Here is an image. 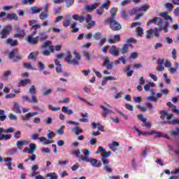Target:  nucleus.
<instances>
[{
    "label": "nucleus",
    "mask_w": 179,
    "mask_h": 179,
    "mask_svg": "<svg viewBox=\"0 0 179 179\" xmlns=\"http://www.w3.org/2000/svg\"><path fill=\"white\" fill-rule=\"evenodd\" d=\"M83 155H81L78 158L79 162H86V163H90L93 167H101V161H99L94 158H89L90 156V151L87 149L83 150Z\"/></svg>",
    "instance_id": "f257e3e1"
},
{
    "label": "nucleus",
    "mask_w": 179,
    "mask_h": 179,
    "mask_svg": "<svg viewBox=\"0 0 179 179\" xmlns=\"http://www.w3.org/2000/svg\"><path fill=\"white\" fill-rule=\"evenodd\" d=\"M157 25L159 28H155L152 33L154 36L159 38L160 37V31H164V33H169V27H170V22L164 21L163 19H161L160 21H158Z\"/></svg>",
    "instance_id": "f03ea898"
},
{
    "label": "nucleus",
    "mask_w": 179,
    "mask_h": 179,
    "mask_svg": "<svg viewBox=\"0 0 179 179\" xmlns=\"http://www.w3.org/2000/svg\"><path fill=\"white\" fill-rule=\"evenodd\" d=\"M73 54L75 55V59H73L70 52H67V55L66 56L65 59L69 65L78 66L79 65V62H80V55L76 52V51H74Z\"/></svg>",
    "instance_id": "7ed1b4c3"
},
{
    "label": "nucleus",
    "mask_w": 179,
    "mask_h": 179,
    "mask_svg": "<svg viewBox=\"0 0 179 179\" xmlns=\"http://www.w3.org/2000/svg\"><path fill=\"white\" fill-rule=\"evenodd\" d=\"M41 48H43L42 54L45 57H48L51 52H54V46L51 41H45L43 44L41 45Z\"/></svg>",
    "instance_id": "20e7f679"
},
{
    "label": "nucleus",
    "mask_w": 179,
    "mask_h": 179,
    "mask_svg": "<svg viewBox=\"0 0 179 179\" xmlns=\"http://www.w3.org/2000/svg\"><path fill=\"white\" fill-rule=\"evenodd\" d=\"M159 113L161 114L160 118L162 120H164V118L166 117V120H169V121L166 122V124H171L172 125H176V124H179V120H178V119H175L172 121L169 120H171V118H173L174 115L169 114L166 110H160Z\"/></svg>",
    "instance_id": "39448f33"
},
{
    "label": "nucleus",
    "mask_w": 179,
    "mask_h": 179,
    "mask_svg": "<svg viewBox=\"0 0 179 179\" xmlns=\"http://www.w3.org/2000/svg\"><path fill=\"white\" fill-rule=\"evenodd\" d=\"M101 161L104 165L103 170H106L107 173H113V169L108 166L110 161L107 159V157H110V155H108V152L105 150L104 152L101 154Z\"/></svg>",
    "instance_id": "423d86ee"
},
{
    "label": "nucleus",
    "mask_w": 179,
    "mask_h": 179,
    "mask_svg": "<svg viewBox=\"0 0 179 179\" xmlns=\"http://www.w3.org/2000/svg\"><path fill=\"white\" fill-rule=\"evenodd\" d=\"M110 23V28L113 31H118L122 29L121 24L118 23L113 18H108L105 20V24H108Z\"/></svg>",
    "instance_id": "0eeeda50"
},
{
    "label": "nucleus",
    "mask_w": 179,
    "mask_h": 179,
    "mask_svg": "<svg viewBox=\"0 0 179 179\" xmlns=\"http://www.w3.org/2000/svg\"><path fill=\"white\" fill-rule=\"evenodd\" d=\"M66 124L69 125H75V127L71 129V131L74 133L75 135L83 134V129H82V128L78 126L80 124L79 122L69 120L66 122Z\"/></svg>",
    "instance_id": "6e6552de"
},
{
    "label": "nucleus",
    "mask_w": 179,
    "mask_h": 179,
    "mask_svg": "<svg viewBox=\"0 0 179 179\" xmlns=\"http://www.w3.org/2000/svg\"><path fill=\"white\" fill-rule=\"evenodd\" d=\"M8 57L10 59L14 60L15 62H17V61L22 59V57L19 54V49L17 48L13 49L8 55Z\"/></svg>",
    "instance_id": "1a4fd4ad"
},
{
    "label": "nucleus",
    "mask_w": 179,
    "mask_h": 179,
    "mask_svg": "<svg viewBox=\"0 0 179 179\" xmlns=\"http://www.w3.org/2000/svg\"><path fill=\"white\" fill-rule=\"evenodd\" d=\"M36 34H37V31L34 30L33 32L27 36V41L29 44H32L33 45L38 44V38H40V37L36 36L35 38H32L34 36H36Z\"/></svg>",
    "instance_id": "9d476101"
},
{
    "label": "nucleus",
    "mask_w": 179,
    "mask_h": 179,
    "mask_svg": "<svg viewBox=\"0 0 179 179\" xmlns=\"http://www.w3.org/2000/svg\"><path fill=\"white\" fill-rule=\"evenodd\" d=\"M31 138L33 141H36V139H39L41 142H43V145H50V143H54V140H47L45 137H39L38 134H34L31 136Z\"/></svg>",
    "instance_id": "9b49d317"
},
{
    "label": "nucleus",
    "mask_w": 179,
    "mask_h": 179,
    "mask_svg": "<svg viewBox=\"0 0 179 179\" xmlns=\"http://www.w3.org/2000/svg\"><path fill=\"white\" fill-rule=\"evenodd\" d=\"M12 31V25H7L0 33V38H6L9 34H10V31Z\"/></svg>",
    "instance_id": "f8f14e48"
},
{
    "label": "nucleus",
    "mask_w": 179,
    "mask_h": 179,
    "mask_svg": "<svg viewBox=\"0 0 179 179\" xmlns=\"http://www.w3.org/2000/svg\"><path fill=\"white\" fill-rule=\"evenodd\" d=\"M109 53L110 55H113V57H118V55H120V48L113 45L109 48Z\"/></svg>",
    "instance_id": "ddd939ff"
},
{
    "label": "nucleus",
    "mask_w": 179,
    "mask_h": 179,
    "mask_svg": "<svg viewBox=\"0 0 179 179\" xmlns=\"http://www.w3.org/2000/svg\"><path fill=\"white\" fill-rule=\"evenodd\" d=\"M37 149V146L34 143H30L29 144V148H26L24 150V153H29V155H33L34 152H36V150Z\"/></svg>",
    "instance_id": "4468645a"
},
{
    "label": "nucleus",
    "mask_w": 179,
    "mask_h": 179,
    "mask_svg": "<svg viewBox=\"0 0 179 179\" xmlns=\"http://www.w3.org/2000/svg\"><path fill=\"white\" fill-rule=\"evenodd\" d=\"M29 93L31 94L33 103H38L37 98H36V96H34L36 94V87H34V85H31L29 87Z\"/></svg>",
    "instance_id": "2eb2a0df"
},
{
    "label": "nucleus",
    "mask_w": 179,
    "mask_h": 179,
    "mask_svg": "<svg viewBox=\"0 0 179 179\" xmlns=\"http://www.w3.org/2000/svg\"><path fill=\"white\" fill-rule=\"evenodd\" d=\"M159 66L157 67V71L159 72H163L164 71V64H166V60L164 59H158L157 61Z\"/></svg>",
    "instance_id": "dca6fc26"
},
{
    "label": "nucleus",
    "mask_w": 179,
    "mask_h": 179,
    "mask_svg": "<svg viewBox=\"0 0 179 179\" xmlns=\"http://www.w3.org/2000/svg\"><path fill=\"white\" fill-rule=\"evenodd\" d=\"M102 66H107L106 69L111 70L114 68V62L110 63V59H108V57H105Z\"/></svg>",
    "instance_id": "f3484780"
},
{
    "label": "nucleus",
    "mask_w": 179,
    "mask_h": 179,
    "mask_svg": "<svg viewBox=\"0 0 179 179\" xmlns=\"http://www.w3.org/2000/svg\"><path fill=\"white\" fill-rule=\"evenodd\" d=\"M17 33L14 34V37L15 38H23L24 36H26V32L24 31V29H21L20 28L17 27L16 28Z\"/></svg>",
    "instance_id": "a211bd4d"
},
{
    "label": "nucleus",
    "mask_w": 179,
    "mask_h": 179,
    "mask_svg": "<svg viewBox=\"0 0 179 179\" xmlns=\"http://www.w3.org/2000/svg\"><path fill=\"white\" fill-rule=\"evenodd\" d=\"M92 20H93V17L90 14H88L87 18V23H88L89 24V26L87 27V29L88 30H90L92 27H93L94 26H96V21H93L92 22L90 23V22H92Z\"/></svg>",
    "instance_id": "6ab92c4d"
},
{
    "label": "nucleus",
    "mask_w": 179,
    "mask_h": 179,
    "mask_svg": "<svg viewBox=\"0 0 179 179\" xmlns=\"http://www.w3.org/2000/svg\"><path fill=\"white\" fill-rule=\"evenodd\" d=\"M120 41H121V36L118 34L115 35L113 38L108 39L109 44H115V43H120Z\"/></svg>",
    "instance_id": "aec40b11"
},
{
    "label": "nucleus",
    "mask_w": 179,
    "mask_h": 179,
    "mask_svg": "<svg viewBox=\"0 0 179 179\" xmlns=\"http://www.w3.org/2000/svg\"><path fill=\"white\" fill-rule=\"evenodd\" d=\"M100 108H101L103 111V113H102V117H103V118H106V117H107L108 114H113V113H114V111L110 110L108 108H106V106L103 105L100 106Z\"/></svg>",
    "instance_id": "412c9836"
},
{
    "label": "nucleus",
    "mask_w": 179,
    "mask_h": 179,
    "mask_svg": "<svg viewBox=\"0 0 179 179\" xmlns=\"http://www.w3.org/2000/svg\"><path fill=\"white\" fill-rule=\"evenodd\" d=\"M153 134H155L154 139H157V138H164L165 139H169V136L166 134H163L160 131H156L154 130Z\"/></svg>",
    "instance_id": "4be33fe9"
},
{
    "label": "nucleus",
    "mask_w": 179,
    "mask_h": 179,
    "mask_svg": "<svg viewBox=\"0 0 179 179\" xmlns=\"http://www.w3.org/2000/svg\"><path fill=\"white\" fill-rule=\"evenodd\" d=\"M159 16H162V20L164 22H168L167 20H171L173 22V17L169 15V13L167 12L160 13Z\"/></svg>",
    "instance_id": "5701e85b"
},
{
    "label": "nucleus",
    "mask_w": 179,
    "mask_h": 179,
    "mask_svg": "<svg viewBox=\"0 0 179 179\" xmlns=\"http://www.w3.org/2000/svg\"><path fill=\"white\" fill-rule=\"evenodd\" d=\"M25 145H29V141L26 140H21L17 141V148H18L19 150H22L23 149V146Z\"/></svg>",
    "instance_id": "b1692460"
},
{
    "label": "nucleus",
    "mask_w": 179,
    "mask_h": 179,
    "mask_svg": "<svg viewBox=\"0 0 179 179\" xmlns=\"http://www.w3.org/2000/svg\"><path fill=\"white\" fill-rule=\"evenodd\" d=\"M6 19L7 20H19V17L15 13H8Z\"/></svg>",
    "instance_id": "393cba45"
},
{
    "label": "nucleus",
    "mask_w": 179,
    "mask_h": 179,
    "mask_svg": "<svg viewBox=\"0 0 179 179\" xmlns=\"http://www.w3.org/2000/svg\"><path fill=\"white\" fill-rule=\"evenodd\" d=\"M97 6H99V3H94L91 6H89V5L85 6V9L86 10H88L89 12H92V10H94V9H96Z\"/></svg>",
    "instance_id": "a878e982"
},
{
    "label": "nucleus",
    "mask_w": 179,
    "mask_h": 179,
    "mask_svg": "<svg viewBox=\"0 0 179 179\" xmlns=\"http://www.w3.org/2000/svg\"><path fill=\"white\" fill-rule=\"evenodd\" d=\"M73 19L74 20H79L80 23H83V22H85L86 20V17H83V16H80L78 14H75L73 15Z\"/></svg>",
    "instance_id": "bb28decb"
},
{
    "label": "nucleus",
    "mask_w": 179,
    "mask_h": 179,
    "mask_svg": "<svg viewBox=\"0 0 179 179\" xmlns=\"http://www.w3.org/2000/svg\"><path fill=\"white\" fill-rule=\"evenodd\" d=\"M161 19H163V18H160L159 17H155L154 19L148 21V26H150V24H158L159 22H160Z\"/></svg>",
    "instance_id": "cd10ccee"
},
{
    "label": "nucleus",
    "mask_w": 179,
    "mask_h": 179,
    "mask_svg": "<svg viewBox=\"0 0 179 179\" xmlns=\"http://www.w3.org/2000/svg\"><path fill=\"white\" fill-rule=\"evenodd\" d=\"M31 80H29V78H25L24 80H21L19 82V86H22V87L24 86H27V85L31 83Z\"/></svg>",
    "instance_id": "c85d7f7f"
},
{
    "label": "nucleus",
    "mask_w": 179,
    "mask_h": 179,
    "mask_svg": "<svg viewBox=\"0 0 179 179\" xmlns=\"http://www.w3.org/2000/svg\"><path fill=\"white\" fill-rule=\"evenodd\" d=\"M13 111H14V113H16L17 114H22V109L20 108V106H19V103H15L14 104Z\"/></svg>",
    "instance_id": "c756f323"
},
{
    "label": "nucleus",
    "mask_w": 179,
    "mask_h": 179,
    "mask_svg": "<svg viewBox=\"0 0 179 179\" xmlns=\"http://www.w3.org/2000/svg\"><path fill=\"white\" fill-rule=\"evenodd\" d=\"M6 43L9 44L11 47H15V45H17V39L13 41L11 38H7Z\"/></svg>",
    "instance_id": "7c9ffc66"
},
{
    "label": "nucleus",
    "mask_w": 179,
    "mask_h": 179,
    "mask_svg": "<svg viewBox=\"0 0 179 179\" xmlns=\"http://www.w3.org/2000/svg\"><path fill=\"white\" fill-rule=\"evenodd\" d=\"M31 15H34L36 13H40L41 10H43V8H37L36 6H32L30 8Z\"/></svg>",
    "instance_id": "2f4dec72"
},
{
    "label": "nucleus",
    "mask_w": 179,
    "mask_h": 179,
    "mask_svg": "<svg viewBox=\"0 0 179 179\" xmlns=\"http://www.w3.org/2000/svg\"><path fill=\"white\" fill-rule=\"evenodd\" d=\"M156 84L155 83H148V84L144 85V90L145 92H149L151 87H155Z\"/></svg>",
    "instance_id": "473e14b6"
},
{
    "label": "nucleus",
    "mask_w": 179,
    "mask_h": 179,
    "mask_svg": "<svg viewBox=\"0 0 179 179\" xmlns=\"http://www.w3.org/2000/svg\"><path fill=\"white\" fill-rule=\"evenodd\" d=\"M132 45L131 44H124L122 47V54L124 55L128 52V50L129 49V47H131Z\"/></svg>",
    "instance_id": "72a5a7b5"
},
{
    "label": "nucleus",
    "mask_w": 179,
    "mask_h": 179,
    "mask_svg": "<svg viewBox=\"0 0 179 179\" xmlns=\"http://www.w3.org/2000/svg\"><path fill=\"white\" fill-rule=\"evenodd\" d=\"M38 114V112H33V113H27L24 117L23 120L24 121H27L28 119H29L31 117H34L35 115H37Z\"/></svg>",
    "instance_id": "f704fd0d"
},
{
    "label": "nucleus",
    "mask_w": 179,
    "mask_h": 179,
    "mask_svg": "<svg viewBox=\"0 0 179 179\" xmlns=\"http://www.w3.org/2000/svg\"><path fill=\"white\" fill-rule=\"evenodd\" d=\"M124 72H127V76L128 78H131V76L132 75H134V70H131V65H129V66L126 68Z\"/></svg>",
    "instance_id": "c9c22d12"
},
{
    "label": "nucleus",
    "mask_w": 179,
    "mask_h": 179,
    "mask_svg": "<svg viewBox=\"0 0 179 179\" xmlns=\"http://www.w3.org/2000/svg\"><path fill=\"white\" fill-rule=\"evenodd\" d=\"M76 26H78V22H73L71 27V33H78L79 31V28L76 27Z\"/></svg>",
    "instance_id": "e433bc0d"
},
{
    "label": "nucleus",
    "mask_w": 179,
    "mask_h": 179,
    "mask_svg": "<svg viewBox=\"0 0 179 179\" xmlns=\"http://www.w3.org/2000/svg\"><path fill=\"white\" fill-rule=\"evenodd\" d=\"M62 112L65 113V114H68L69 115H72V114H73L72 109H69L67 106H63Z\"/></svg>",
    "instance_id": "4c0bfd02"
},
{
    "label": "nucleus",
    "mask_w": 179,
    "mask_h": 179,
    "mask_svg": "<svg viewBox=\"0 0 179 179\" xmlns=\"http://www.w3.org/2000/svg\"><path fill=\"white\" fill-rule=\"evenodd\" d=\"M81 116L83 117V118L80 119L79 121L80 122H89V120H87V117H89V113H82Z\"/></svg>",
    "instance_id": "58836bf2"
},
{
    "label": "nucleus",
    "mask_w": 179,
    "mask_h": 179,
    "mask_svg": "<svg viewBox=\"0 0 179 179\" xmlns=\"http://www.w3.org/2000/svg\"><path fill=\"white\" fill-rule=\"evenodd\" d=\"M46 177L49 178L48 179H58V175L55 172L48 173Z\"/></svg>",
    "instance_id": "ea45409f"
},
{
    "label": "nucleus",
    "mask_w": 179,
    "mask_h": 179,
    "mask_svg": "<svg viewBox=\"0 0 179 179\" xmlns=\"http://www.w3.org/2000/svg\"><path fill=\"white\" fill-rule=\"evenodd\" d=\"M117 8H112L110 10V15H111V17H110L109 19H113V20H115V16L117 15Z\"/></svg>",
    "instance_id": "a19ab883"
},
{
    "label": "nucleus",
    "mask_w": 179,
    "mask_h": 179,
    "mask_svg": "<svg viewBox=\"0 0 179 179\" xmlns=\"http://www.w3.org/2000/svg\"><path fill=\"white\" fill-rule=\"evenodd\" d=\"M39 34V41H44V40H47L48 38V36H47V34L45 32H41Z\"/></svg>",
    "instance_id": "79ce46f5"
},
{
    "label": "nucleus",
    "mask_w": 179,
    "mask_h": 179,
    "mask_svg": "<svg viewBox=\"0 0 179 179\" xmlns=\"http://www.w3.org/2000/svg\"><path fill=\"white\" fill-rule=\"evenodd\" d=\"M138 12H146L149 9V6L148 4H144L141 7L138 8Z\"/></svg>",
    "instance_id": "37998d69"
},
{
    "label": "nucleus",
    "mask_w": 179,
    "mask_h": 179,
    "mask_svg": "<svg viewBox=\"0 0 179 179\" xmlns=\"http://www.w3.org/2000/svg\"><path fill=\"white\" fill-rule=\"evenodd\" d=\"M103 36V34H101V32H96L93 34V38L94 40H101V36Z\"/></svg>",
    "instance_id": "c03bdc74"
},
{
    "label": "nucleus",
    "mask_w": 179,
    "mask_h": 179,
    "mask_svg": "<svg viewBox=\"0 0 179 179\" xmlns=\"http://www.w3.org/2000/svg\"><path fill=\"white\" fill-rule=\"evenodd\" d=\"M138 12H139L138 8H134L131 10H129L128 13L130 16H134V15H136V13H138Z\"/></svg>",
    "instance_id": "a18cd8bd"
},
{
    "label": "nucleus",
    "mask_w": 179,
    "mask_h": 179,
    "mask_svg": "<svg viewBox=\"0 0 179 179\" xmlns=\"http://www.w3.org/2000/svg\"><path fill=\"white\" fill-rule=\"evenodd\" d=\"M39 18L41 19V20H45V19L48 18V13L41 12L39 15Z\"/></svg>",
    "instance_id": "49530a36"
},
{
    "label": "nucleus",
    "mask_w": 179,
    "mask_h": 179,
    "mask_svg": "<svg viewBox=\"0 0 179 179\" xmlns=\"http://www.w3.org/2000/svg\"><path fill=\"white\" fill-rule=\"evenodd\" d=\"M136 33L138 37H142L143 36V28L138 27L136 29Z\"/></svg>",
    "instance_id": "de8ad7c7"
},
{
    "label": "nucleus",
    "mask_w": 179,
    "mask_h": 179,
    "mask_svg": "<svg viewBox=\"0 0 179 179\" xmlns=\"http://www.w3.org/2000/svg\"><path fill=\"white\" fill-rule=\"evenodd\" d=\"M12 138V134H1V141L4 139L5 141H9Z\"/></svg>",
    "instance_id": "09e8293b"
},
{
    "label": "nucleus",
    "mask_w": 179,
    "mask_h": 179,
    "mask_svg": "<svg viewBox=\"0 0 179 179\" xmlns=\"http://www.w3.org/2000/svg\"><path fill=\"white\" fill-rule=\"evenodd\" d=\"M74 0H64L66 3V8H71L72 5H73Z\"/></svg>",
    "instance_id": "8fccbe9b"
},
{
    "label": "nucleus",
    "mask_w": 179,
    "mask_h": 179,
    "mask_svg": "<svg viewBox=\"0 0 179 179\" xmlns=\"http://www.w3.org/2000/svg\"><path fill=\"white\" fill-rule=\"evenodd\" d=\"M155 132V130H152L150 131H144L141 133V135L143 136H150V135H153V133Z\"/></svg>",
    "instance_id": "3c124183"
},
{
    "label": "nucleus",
    "mask_w": 179,
    "mask_h": 179,
    "mask_svg": "<svg viewBox=\"0 0 179 179\" xmlns=\"http://www.w3.org/2000/svg\"><path fill=\"white\" fill-rule=\"evenodd\" d=\"M23 65L26 69H32V71H36V69H33L31 64L30 63H24Z\"/></svg>",
    "instance_id": "603ef678"
},
{
    "label": "nucleus",
    "mask_w": 179,
    "mask_h": 179,
    "mask_svg": "<svg viewBox=\"0 0 179 179\" xmlns=\"http://www.w3.org/2000/svg\"><path fill=\"white\" fill-rule=\"evenodd\" d=\"M153 33V29H150L147 31V34H146V38L149 39L150 37H152V34Z\"/></svg>",
    "instance_id": "864d4df0"
},
{
    "label": "nucleus",
    "mask_w": 179,
    "mask_h": 179,
    "mask_svg": "<svg viewBox=\"0 0 179 179\" xmlns=\"http://www.w3.org/2000/svg\"><path fill=\"white\" fill-rule=\"evenodd\" d=\"M137 118H138V120H139L142 122H146V118L143 117V114L138 115Z\"/></svg>",
    "instance_id": "5fc2aeb1"
},
{
    "label": "nucleus",
    "mask_w": 179,
    "mask_h": 179,
    "mask_svg": "<svg viewBox=\"0 0 179 179\" xmlns=\"http://www.w3.org/2000/svg\"><path fill=\"white\" fill-rule=\"evenodd\" d=\"M22 100H24V101H28V103H33V99H30V98H29V96H22Z\"/></svg>",
    "instance_id": "6e6d98bb"
},
{
    "label": "nucleus",
    "mask_w": 179,
    "mask_h": 179,
    "mask_svg": "<svg viewBox=\"0 0 179 179\" xmlns=\"http://www.w3.org/2000/svg\"><path fill=\"white\" fill-rule=\"evenodd\" d=\"M122 17L125 19V20H128V13L124 10H122Z\"/></svg>",
    "instance_id": "4d7b16f0"
},
{
    "label": "nucleus",
    "mask_w": 179,
    "mask_h": 179,
    "mask_svg": "<svg viewBox=\"0 0 179 179\" xmlns=\"http://www.w3.org/2000/svg\"><path fill=\"white\" fill-rule=\"evenodd\" d=\"M137 166H138V164L136 163V159L134 158L132 162H131V167H133V169L134 170H136Z\"/></svg>",
    "instance_id": "13d9d810"
},
{
    "label": "nucleus",
    "mask_w": 179,
    "mask_h": 179,
    "mask_svg": "<svg viewBox=\"0 0 179 179\" xmlns=\"http://www.w3.org/2000/svg\"><path fill=\"white\" fill-rule=\"evenodd\" d=\"M71 19L66 20L63 23L64 27H69V26H71Z\"/></svg>",
    "instance_id": "bf43d9fd"
},
{
    "label": "nucleus",
    "mask_w": 179,
    "mask_h": 179,
    "mask_svg": "<svg viewBox=\"0 0 179 179\" xmlns=\"http://www.w3.org/2000/svg\"><path fill=\"white\" fill-rule=\"evenodd\" d=\"M108 5H110V1H107L106 2L103 3L101 8H103L104 9H106V10H108Z\"/></svg>",
    "instance_id": "052dcab7"
},
{
    "label": "nucleus",
    "mask_w": 179,
    "mask_h": 179,
    "mask_svg": "<svg viewBox=\"0 0 179 179\" xmlns=\"http://www.w3.org/2000/svg\"><path fill=\"white\" fill-rule=\"evenodd\" d=\"M15 129H13V127H9L8 129L3 130L4 134H12Z\"/></svg>",
    "instance_id": "680f3d73"
},
{
    "label": "nucleus",
    "mask_w": 179,
    "mask_h": 179,
    "mask_svg": "<svg viewBox=\"0 0 179 179\" xmlns=\"http://www.w3.org/2000/svg\"><path fill=\"white\" fill-rule=\"evenodd\" d=\"M52 93V90L51 89H48L43 92V96H48V94H51Z\"/></svg>",
    "instance_id": "e2e57ef3"
},
{
    "label": "nucleus",
    "mask_w": 179,
    "mask_h": 179,
    "mask_svg": "<svg viewBox=\"0 0 179 179\" xmlns=\"http://www.w3.org/2000/svg\"><path fill=\"white\" fill-rule=\"evenodd\" d=\"M41 24H36L35 25H32L31 29L37 31V29H40L41 27Z\"/></svg>",
    "instance_id": "0e129e2a"
},
{
    "label": "nucleus",
    "mask_w": 179,
    "mask_h": 179,
    "mask_svg": "<svg viewBox=\"0 0 179 179\" xmlns=\"http://www.w3.org/2000/svg\"><path fill=\"white\" fill-rule=\"evenodd\" d=\"M106 43V38H101L99 43H98L99 47H103V45Z\"/></svg>",
    "instance_id": "69168bd1"
},
{
    "label": "nucleus",
    "mask_w": 179,
    "mask_h": 179,
    "mask_svg": "<svg viewBox=\"0 0 179 179\" xmlns=\"http://www.w3.org/2000/svg\"><path fill=\"white\" fill-rule=\"evenodd\" d=\"M171 136H177V135H179V129L176 128V131H173L171 133Z\"/></svg>",
    "instance_id": "338daca9"
},
{
    "label": "nucleus",
    "mask_w": 179,
    "mask_h": 179,
    "mask_svg": "<svg viewBox=\"0 0 179 179\" xmlns=\"http://www.w3.org/2000/svg\"><path fill=\"white\" fill-rule=\"evenodd\" d=\"M48 139H51L52 138H54L55 136V133L54 131H50L47 134Z\"/></svg>",
    "instance_id": "774afa93"
}]
</instances>
